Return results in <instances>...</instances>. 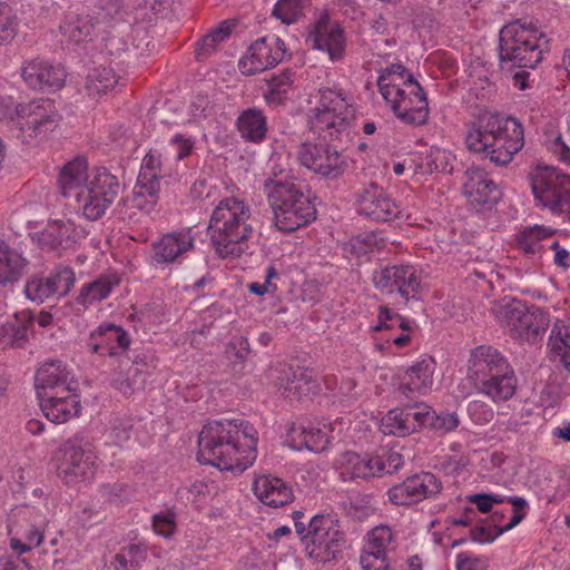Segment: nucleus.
I'll list each match as a JSON object with an SVG mask.
<instances>
[{"mask_svg": "<svg viewBox=\"0 0 570 570\" xmlns=\"http://www.w3.org/2000/svg\"><path fill=\"white\" fill-rule=\"evenodd\" d=\"M257 431L242 419L214 420L198 435L197 459L220 470L245 471L256 460Z\"/></svg>", "mask_w": 570, "mask_h": 570, "instance_id": "obj_1", "label": "nucleus"}, {"mask_svg": "<svg viewBox=\"0 0 570 570\" xmlns=\"http://www.w3.org/2000/svg\"><path fill=\"white\" fill-rule=\"evenodd\" d=\"M465 145L492 164L505 166L524 145L523 127L514 117L484 114L469 125Z\"/></svg>", "mask_w": 570, "mask_h": 570, "instance_id": "obj_2", "label": "nucleus"}, {"mask_svg": "<svg viewBox=\"0 0 570 570\" xmlns=\"http://www.w3.org/2000/svg\"><path fill=\"white\" fill-rule=\"evenodd\" d=\"M377 87L385 102L402 122L420 126L428 121L426 94L403 65L393 63L382 69Z\"/></svg>", "mask_w": 570, "mask_h": 570, "instance_id": "obj_3", "label": "nucleus"}, {"mask_svg": "<svg viewBox=\"0 0 570 570\" xmlns=\"http://www.w3.org/2000/svg\"><path fill=\"white\" fill-rule=\"evenodd\" d=\"M253 222L250 207L244 200L236 197L222 199L214 208L208 225L217 254L223 258L240 256L253 235Z\"/></svg>", "mask_w": 570, "mask_h": 570, "instance_id": "obj_4", "label": "nucleus"}, {"mask_svg": "<svg viewBox=\"0 0 570 570\" xmlns=\"http://www.w3.org/2000/svg\"><path fill=\"white\" fill-rule=\"evenodd\" d=\"M264 193L279 230L291 233L315 219L316 208L311 197L295 183L268 178L264 183Z\"/></svg>", "mask_w": 570, "mask_h": 570, "instance_id": "obj_5", "label": "nucleus"}, {"mask_svg": "<svg viewBox=\"0 0 570 570\" xmlns=\"http://www.w3.org/2000/svg\"><path fill=\"white\" fill-rule=\"evenodd\" d=\"M546 50V35L531 24L515 20L500 30L499 59L502 68H534Z\"/></svg>", "mask_w": 570, "mask_h": 570, "instance_id": "obj_6", "label": "nucleus"}, {"mask_svg": "<svg viewBox=\"0 0 570 570\" xmlns=\"http://www.w3.org/2000/svg\"><path fill=\"white\" fill-rule=\"evenodd\" d=\"M60 119L55 102L49 99L19 104L13 112L0 102V122L7 124L23 144L47 138L59 126Z\"/></svg>", "mask_w": 570, "mask_h": 570, "instance_id": "obj_7", "label": "nucleus"}, {"mask_svg": "<svg viewBox=\"0 0 570 570\" xmlns=\"http://www.w3.org/2000/svg\"><path fill=\"white\" fill-rule=\"evenodd\" d=\"M353 97L341 88L320 89L318 105L312 110L311 129L324 139H338L354 117Z\"/></svg>", "mask_w": 570, "mask_h": 570, "instance_id": "obj_8", "label": "nucleus"}, {"mask_svg": "<svg viewBox=\"0 0 570 570\" xmlns=\"http://www.w3.org/2000/svg\"><path fill=\"white\" fill-rule=\"evenodd\" d=\"M58 476L66 484L91 479L97 470V453L92 439L77 433L63 441L60 449Z\"/></svg>", "mask_w": 570, "mask_h": 570, "instance_id": "obj_9", "label": "nucleus"}, {"mask_svg": "<svg viewBox=\"0 0 570 570\" xmlns=\"http://www.w3.org/2000/svg\"><path fill=\"white\" fill-rule=\"evenodd\" d=\"M121 186L118 178L106 168L96 169L75 197L78 213L87 220L100 219L118 198Z\"/></svg>", "mask_w": 570, "mask_h": 570, "instance_id": "obj_10", "label": "nucleus"}, {"mask_svg": "<svg viewBox=\"0 0 570 570\" xmlns=\"http://www.w3.org/2000/svg\"><path fill=\"white\" fill-rule=\"evenodd\" d=\"M501 325L514 338L534 342L547 326L544 315L535 307L515 298H504L494 308Z\"/></svg>", "mask_w": 570, "mask_h": 570, "instance_id": "obj_11", "label": "nucleus"}, {"mask_svg": "<svg viewBox=\"0 0 570 570\" xmlns=\"http://www.w3.org/2000/svg\"><path fill=\"white\" fill-rule=\"evenodd\" d=\"M531 189L539 205L552 214L570 212V176L557 168H538L530 176Z\"/></svg>", "mask_w": 570, "mask_h": 570, "instance_id": "obj_12", "label": "nucleus"}, {"mask_svg": "<svg viewBox=\"0 0 570 570\" xmlns=\"http://www.w3.org/2000/svg\"><path fill=\"white\" fill-rule=\"evenodd\" d=\"M374 287L386 294H397L404 303L420 299L423 291L421 272L413 265H389L372 273Z\"/></svg>", "mask_w": 570, "mask_h": 570, "instance_id": "obj_13", "label": "nucleus"}, {"mask_svg": "<svg viewBox=\"0 0 570 570\" xmlns=\"http://www.w3.org/2000/svg\"><path fill=\"white\" fill-rule=\"evenodd\" d=\"M305 540L309 557L326 562L341 552L344 534L334 515L317 514L308 523Z\"/></svg>", "mask_w": 570, "mask_h": 570, "instance_id": "obj_14", "label": "nucleus"}, {"mask_svg": "<svg viewBox=\"0 0 570 570\" xmlns=\"http://www.w3.org/2000/svg\"><path fill=\"white\" fill-rule=\"evenodd\" d=\"M297 158L302 166L325 179H337L348 168L347 157L326 142H302Z\"/></svg>", "mask_w": 570, "mask_h": 570, "instance_id": "obj_15", "label": "nucleus"}, {"mask_svg": "<svg viewBox=\"0 0 570 570\" xmlns=\"http://www.w3.org/2000/svg\"><path fill=\"white\" fill-rule=\"evenodd\" d=\"M441 481L430 472H422L406 478L387 491V499L394 505H411L439 494Z\"/></svg>", "mask_w": 570, "mask_h": 570, "instance_id": "obj_16", "label": "nucleus"}, {"mask_svg": "<svg viewBox=\"0 0 570 570\" xmlns=\"http://www.w3.org/2000/svg\"><path fill=\"white\" fill-rule=\"evenodd\" d=\"M285 42L278 37H265L250 45L247 53L239 60L244 75H255L281 62L285 56Z\"/></svg>", "mask_w": 570, "mask_h": 570, "instance_id": "obj_17", "label": "nucleus"}, {"mask_svg": "<svg viewBox=\"0 0 570 570\" xmlns=\"http://www.w3.org/2000/svg\"><path fill=\"white\" fill-rule=\"evenodd\" d=\"M357 210L375 222H390L401 217L400 205L376 183L364 186L356 196Z\"/></svg>", "mask_w": 570, "mask_h": 570, "instance_id": "obj_18", "label": "nucleus"}, {"mask_svg": "<svg viewBox=\"0 0 570 570\" xmlns=\"http://www.w3.org/2000/svg\"><path fill=\"white\" fill-rule=\"evenodd\" d=\"M307 41L314 49L324 51L332 61H338L345 53V38L338 26L330 27V14L323 10L309 31Z\"/></svg>", "mask_w": 570, "mask_h": 570, "instance_id": "obj_19", "label": "nucleus"}, {"mask_svg": "<svg viewBox=\"0 0 570 570\" xmlns=\"http://www.w3.org/2000/svg\"><path fill=\"white\" fill-rule=\"evenodd\" d=\"M130 342L129 334L122 327L104 323L90 333L87 346L92 354L118 357L127 352Z\"/></svg>", "mask_w": 570, "mask_h": 570, "instance_id": "obj_20", "label": "nucleus"}, {"mask_svg": "<svg viewBox=\"0 0 570 570\" xmlns=\"http://www.w3.org/2000/svg\"><path fill=\"white\" fill-rule=\"evenodd\" d=\"M35 387L38 397L43 396V392L62 393L63 389L78 390V383L71 375L67 366L59 360L43 362L36 372Z\"/></svg>", "mask_w": 570, "mask_h": 570, "instance_id": "obj_21", "label": "nucleus"}, {"mask_svg": "<svg viewBox=\"0 0 570 570\" xmlns=\"http://www.w3.org/2000/svg\"><path fill=\"white\" fill-rule=\"evenodd\" d=\"M21 76L32 89L58 90L63 87L67 75L59 65L43 59H33L22 66Z\"/></svg>", "mask_w": 570, "mask_h": 570, "instance_id": "obj_22", "label": "nucleus"}, {"mask_svg": "<svg viewBox=\"0 0 570 570\" xmlns=\"http://www.w3.org/2000/svg\"><path fill=\"white\" fill-rule=\"evenodd\" d=\"M151 178H137L136 186L132 191V197L121 199L117 205V214L122 220H132L135 213L131 209L136 208L145 214L154 210L159 199L160 183L150 181Z\"/></svg>", "mask_w": 570, "mask_h": 570, "instance_id": "obj_23", "label": "nucleus"}, {"mask_svg": "<svg viewBox=\"0 0 570 570\" xmlns=\"http://www.w3.org/2000/svg\"><path fill=\"white\" fill-rule=\"evenodd\" d=\"M512 368L503 355L494 347L481 345L474 348L469 360V377L473 384Z\"/></svg>", "mask_w": 570, "mask_h": 570, "instance_id": "obj_24", "label": "nucleus"}, {"mask_svg": "<svg viewBox=\"0 0 570 570\" xmlns=\"http://www.w3.org/2000/svg\"><path fill=\"white\" fill-rule=\"evenodd\" d=\"M435 361L424 355L411 365L397 389L405 399L412 400L417 395H425L432 390Z\"/></svg>", "mask_w": 570, "mask_h": 570, "instance_id": "obj_25", "label": "nucleus"}, {"mask_svg": "<svg viewBox=\"0 0 570 570\" xmlns=\"http://www.w3.org/2000/svg\"><path fill=\"white\" fill-rule=\"evenodd\" d=\"M153 262L168 265L179 261L194 248V236L189 229L167 233L153 243Z\"/></svg>", "mask_w": 570, "mask_h": 570, "instance_id": "obj_26", "label": "nucleus"}, {"mask_svg": "<svg viewBox=\"0 0 570 570\" xmlns=\"http://www.w3.org/2000/svg\"><path fill=\"white\" fill-rule=\"evenodd\" d=\"M45 416L53 423L60 424L77 416L81 410L77 391L63 389L62 393H46L38 397Z\"/></svg>", "mask_w": 570, "mask_h": 570, "instance_id": "obj_27", "label": "nucleus"}, {"mask_svg": "<svg viewBox=\"0 0 570 570\" xmlns=\"http://www.w3.org/2000/svg\"><path fill=\"white\" fill-rule=\"evenodd\" d=\"M463 194L475 205H493L500 199L498 185L480 167H471L464 174Z\"/></svg>", "mask_w": 570, "mask_h": 570, "instance_id": "obj_28", "label": "nucleus"}, {"mask_svg": "<svg viewBox=\"0 0 570 570\" xmlns=\"http://www.w3.org/2000/svg\"><path fill=\"white\" fill-rule=\"evenodd\" d=\"M32 239L43 250L58 252L73 246L77 242V228L70 219H56L36 233Z\"/></svg>", "mask_w": 570, "mask_h": 570, "instance_id": "obj_29", "label": "nucleus"}, {"mask_svg": "<svg viewBox=\"0 0 570 570\" xmlns=\"http://www.w3.org/2000/svg\"><path fill=\"white\" fill-rule=\"evenodd\" d=\"M95 30L94 19L87 13L67 11L60 19L58 33L60 43L78 46L91 40Z\"/></svg>", "mask_w": 570, "mask_h": 570, "instance_id": "obj_30", "label": "nucleus"}, {"mask_svg": "<svg viewBox=\"0 0 570 570\" xmlns=\"http://www.w3.org/2000/svg\"><path fill=\"white\" fill-rule=\"evenodd\" d=\"M253 491L264 504L277 508L294 499L292 488L281 478L262 475L254 480Z\"/></svg>", "mask_w": 570, "mask_h": 570, "instance_id": "obj_31", "label": "nucleus"}, {"mask_svg": "<svg viewBox=\"0 0 570 570\" xmlns=\"http://www.w3.org/2000/svg\"><path fill=\"white\" fill-rule=\"evenodd\" d=\"M508 501L512 505V517L504 527H492L491 524H480L472 527L470 530L471 540L478 543H491L499 535L512 530L527 515L525 509L528 502L523 498H509Z\"/></svg>", "mask_w": 570, "mask_h": 570, "instance_id": "obj_32", "label": "nucleus"}, {"mask_svg": "<svg viewBox=\"0 0 570 570\" xmlns=\"http://www.w3.org/2000/svg\"><path fill=\"white\" fill-rule=\"evenodd\" d=\"M279 386L287 392V397L301 400L316 393L318 383L311 371L304 367H287L278 377Z\"/></svg>", "mask_w": 570, "mask_h": 570, "instance_id": "obj_33", "label": "nucleus"}, {"mask_svg": "<svg viewBox=\"0 0 570 570\" xmlns=\"http://www.w3.org/2000/svg\"><path fill=\"white\" fill-rule=\"evenodd\" d=\"M88 175V163L85 157H76L65 164L59 173L58 185L61 195L66 198L76 197L82 191L85 184L90 179Z\"/></svg>", "mask_w": 570, "mask_h": 570, "instance_id": "obj_34", "label": "nucleus"}, {"mask_svg": "<svg viewBox=\"0 0 570 570\" xmlns=\"http://www.w3.org/2000/svg\"><path fill=\"white\" fill-rule=\"evenodd\" d=\"M286 442L297 451L322 452L330 444V435L325 430L318 428L295 425L289 429Z\"/></svg>", "mask_w": 570, "mask_h": 570, "instance_id": "obj_35", "label": "nucleus"}, {"mask_svg": "<svg viewBox=\"0 0 570 570\" xmlns=\"http://www.w3.org/2000/svg\"><path fill=\"white\" fill-rule=\"evenodd\" d=\"M28 266L29 261L21 252L0 239V285L18 282Z\"/></svg>", "mask_w": 570, "mask_h": 570, "instance_id": "obj_36", "label": "nucleus"}, {"mask_svg": "<svg viewBox=\"0 0 570 570\" xmlns=\"http://www.w3.org/2000/svg\"><path fill=\"white\" fill-rule=\"evenodd\" d=\"M517 377L513 368L474 384L479 393L487 395L495 403L510 400L517 390Z\"/></svg>", "mask_w": 570, "mask_h": 570, "instance_id": "obj_37", "label": "nucleus"}, {"mask_svg": "<svg viewBox=\"0 0 570 570\" xmlns=\"http://www.w3.org/2000/svg\"><path fill=\"white\" fill-rule=\"evenodd\" d=\"M236 128L243 139L259 144L266 138L267 118L262 109L247 108L237 117Z\"/></svg>", "mask_w": 570, "mask_h": 570, "instance_id": "obj_38", "label": "nucleus"}, {"mask_svg": "<svg viewBox=\"0 0 570 570\" xmlns=\"http://www.w3.org/2000/svg\"><path fill=\"white\" fill-rule=\"evenodd\" d=\"M558 233V229L543 225L525 227L517 236L518 247L529 256H542L546 253V242Z\"/></svg>", "mask_w": 570, "mask_h": 570, "instance_id": "obj_39", "label": "nucleus"}, {"mask_svg": "<svg viewBox=\"0 0 570 570\" xmlns=\"http://www.w3.org/2000/svg\"><path fill=\"white\" fill-rule=\"evenodd\" d=\"M236 26L234 20H224L195 45V58L203 61L217 51L219 43L228 39Z\"/></svg>", "mask_w": 570, "mask_h": 570, "instance_id": "obj_40", "label": "nucleus"}, {"mask_svg": "<svg viewBox=\"0 0 570 570\" xmlns=\"http://www.w3.org/2000/svg\"><path fill=\"white\" fill-rule=\"evenodd\" d=\"M372 455H361L353 451H345L340 454L336 459V466L342 469V474L350 479L362 478L368 479L374 478Z\"/></svg>", "mask_w": 570, "mask_h": 570, "instance_id": "obj_41", "label": "nucleus"}, {"mask_svg": "<svg viewBox=\"0 0 570 570\" xmlns=\"http://www.w3.org/2000/svg\"><path fill=\"white\" fill-rule=\"evenodd\" d=\"M548 346L553 360L570 372V324L557 321L551 330Z\"/></svg>", "mask_w": 570, "mask_h": 570, "instance_id": "obj_42", "label": "nucleus"}, {"mask_svg": "<svg viewBox=\"0 0 570 570\" xmlns=\"http://www.w3.org/2000/svg\"><path fill=\"white\" fill-rule=\"evenodd\" d=\"M294 77L295 72L291 69H285L278 75H273L267 80L268 90L264 94L265 101L268 105H282L286 99L287 92L293 87Z\"/></svg>", "mask_w": 570, "mask_h": 570, "instance_id": "obj_43", "label": "nucleus"}, {"mask_svg": "<svg viewBox=\"0 0 570 570\" xmlns=\"http://www.w3.org/2000/svg\"><path fill=\"white\" fill-rule=\"evenodd\" d=\"M119 77L110 67L100 66L95 68L86 80V89L92 97L106 94L118 83Z\"/></svg>", "mask_w": 570, "mask_h": 570, "instance_id": "obj_44", "label": "nucleus"}, {"mask_svg": "<svg viewBox=\"0 0 570 570\" xmlns=\"http://www.w3.org/2000/svg\"><path fill=\"white\" fill-rule=\"evenodd\" d=\"M114 287L111 281L107 277H99L98 279L83 285L80 293L76 297V303L83 308L107 298Z\"/></svg>", "mask_w": 570, "mask_h": 570, "instance_id": "obj_45", "label": "nucleus"}, {"mask_svg": "<svg viewBox=\"0 0 570 570\" xmlns=\"http://www.w3.org/2000/svg\"><path fill=\"white\" fill-rule=\"evenodd\" d=\"M147 550L141 544H129L119 550L110 566L114 570H137L145 561Z\"/></svg>", "mask_w": 570, "mask_h": 570, "instance_id": "obj_46", "label": "nucleus"}, {"mask_svg": "<svg viewBox=\"0 0 570 570\" xmlns=\"http://www.w3.org/2000/svg\"><path fill=\"white\" fill-rule=\"evenodd\" d=\"M312 0H278L273 8V16L285 24L297 22Z\"/></svg>", "mask_w": 570, "mask_h": 570, "instance_id": "obj_47", "label": "nucleus"}, {"mask_svg": "<svg viewBox=\"0 0 570 570\" xmlns=\"http://www.w3.org/2000/svg\"><path fill=\"white\" fill-rule=\"evenodd\" d=\"M24 294L32 302L43 303L49 298L57 297L51 284V277L47 275H35L24 285Z\"/></svg>", "mask_w": 570, "mask_h": 570, "instance_id": "obj_48", "label": "nucleus"}, {"mask_svg": "<svg viewBox=\"0 0 570 570\" xmlns=\"http://www.w3.org/2000/svg\"><path fill=\"white\" fill-rule=\"evenodd\" d=\"M409 414L405 409H394L387 412L382 419L381 431L384 434L405 436L413 432V428L410 425Z\"/></svg>", "mask_w": 570, "mask_h": 570, "instance_id": "obj_49", "label": "nucleus"}, {"mask_svg": "<svg viewBox=\"0 0 570 570\" xmlns=\"http://www.w3.org/2000/svg\"><path fill=\"white\" fill-rule=\"evenodd\" d=\"M374 332H383L399 328L401 331H410V322L400 314L393 312L385 305H381L377 312V322L371 327Z\"/></svg>", "mask_w": 570, "mask_h": 570, "instance_id": "obj_50", "label": "nucleus"}, {"mask_svg": "<svg viewBox=\"0 0 570 570\" xmlns=\"http://www.w3.org/2000/svg\"><path fill=\"white\" fill-rule=\"evenodd\" d=\"M49 274L51 277L52 287L57 294V298L69 294L76 281L73 269L69 266L58 265L52 268Z\"/></svg>", "mask_w": 570, "mask_h": 570, "instance_id": "obj_51", "label": "nucleus"}, {"mask_svg": "<svg viewBox=\"0 0 570 570\" xmlns=\"http://www.w3.org/2000/svg\"><path fill=\"white\" fill-rule=\"evenodd\" d=\"M367 540L363 549L387 554V548L393 542L392 529L387 525H377L366 535Z\"/></svg>", "mask_w": 570, "mask_h": 570, "instance_id": "obj_52", "label": "nucleus"}, {"mask_svg": "<svg viewBox=\"0 0 570 570\" xmlns=\"http://www.w3.org/2000/svg\"><path fill=\"white\" fill-rule=\"evenodd\" d=\"M374 476L392 474L403 466V456L395 451H384L382 454L372 455Z\"/></svg>", "mask_w": 570, "mask_h": 570, "instance_id": "obj_53", "label": "nucleus"}, {"mask_svg": "<svg viewBox=\"0 0 570 570\" xmlns=\"http://www.w3.org/2000/svg\"><path fill=\"white\" fill-rule=\"evenodd\" d=\"M455 156L445 149H432L428 156V166L431 171L451 174L454 169Z\"/></svg>", "mask_w": 570, "mask_h": 570, "instance_id": "obj_54", "label": "nucleus"}, {"mask_svg": "<svg viewBox=\"0 0 570 570\" xmlns=\"http://www.w3.org/2000/svg\"><path fill=\"white\" fill-rule=\"evenodd\" d=\"M460 424V417L456 412L441 411L432 412L430 429L433 431L446 434L454 431Z\"/></svg>", "mask_w": 570, "mask_h": 570, "instance_id": "obj_55", "label": "nucleus"}, {"mask_svg": "<svg viewBox=\"0 0 570 570\" xmlns=\"http://www.w3.org/2000/svg\"><path fill=\"white\" fill-rule=\"evenodd\" d=\"M17 32V18L11 7L0 2V45L11 41Z\"/></svg>", "mask_w": 570, "mask_h": 570, "instance_id": "obj_56", "label": "nucleus"}, {"mask_svg": "<svg viewBox=\"0 0 570 570\" xmlns=\"http://www.w3.org/2000/svg\"><path fill=\"white\" fill-rule=\"evenodd\" d=\"M225 353L234 364H243L250 353L248 340L244 336L234 337L227 344Z\"/></svg>", "mask_w": 570, "mask_h": 570, "instance_id": "obj_57", "label": "nucleus"}, {"mask_svg": "<svg viewBox=\"0 0 570 570\" xmlns=\"http://www.w3.org/2000/svg\"><path fill=\"white\" fill-rule=\"evenodd\" d=\"M360 563L363 570H389L390 561L386 553L362 550Z\"/></svg>", "mask_w": 570, "mask_h": 570, "instance_id": "obj_58", "label": "nucleus"}, {"mask_svg": "<svg viewBox=\"0 0 570 570\" xmlns=\"http://www.w3.org/2000/svg\"><path fill=\"white\" fill-rule=\"evenodd\" d=\"M468 413L470 419L479 425L488 424L494 417L493 409L480 400H472L469 403Z\"/></svg>", "mask_w": 570, "mask_h": 570, "instance_id": "obj_59", "label": "nucleus"}, {"mask_svg": "<svg viewBox=\"0 0 570 570\" xmlns=\"http://www.w3.org/2000/svg\"><path fill=\"white\" fill-rule=\"evenodd\" d=\"M405 412L409 414L410 425L415 432L419 428H429L433 410L425 404H416L412 407H406Z\"/></svg>", "mask_w": 570, "mask_h": 570, "instance_id": "obj_60", "label": "nucleus"}, {"mask_svg": "<svg viewBox=\"0 0 570 570\" xmlns=\"http://www.w3.org/2000/svg\"><path fill=\"white\" fill-rule=\"evenodd\" d=\"M160 166V155L150 150L142 159L138 178L145 176L151 178L150 181L159 183Z\"/></svg>", "mask_w": 570, "mask_h": 570, "instance_id": "obj_61", "label": "nucleus"}, {"mask_svg": "<svg viewBox=\"0 0 570 570\" xmlns=\"http://www.w3.org/2000/svg\"><path fill=\"white\" fill-rule=\"evenodd\" d=\"M175 158L181 160L189 156L195 148V139L184 134H176L169 140Z\"/></svg>", "mask_w": 570, "mask_h": 570, "instance_id": "obj_62", "label": "nucleus"}, {"mask_svg": "<svg viewBox=\"0 0 570 570\" xmlns=\"http://www.w3.org/2000/svg\"><path fill=\"white\" fill-rule=\"evenodd\" d=\"M153 528L157 534L164 538H169L176 529L174 513L170 511H165L155 514L153 517Z\"/></svg>", "mask_w": 570, "mask_h": 570, "instance_id": "obj_63", "label": "nucleus"}, {"mask_svg": "<svg viewBox=\"0 0 570 570\" xmlns=\"http://www.w3.org/2000/svg\"><path fill=\"white\" fill-rule=\"evenodd\" d=\"M488 559L482 556H473L469 552H461L456 556V570H487Z\"/></svg>", "mask_w": 570, "mask_h": 570, "instance_id": "obj_64", "label": "nucleus"}]
</instances>
